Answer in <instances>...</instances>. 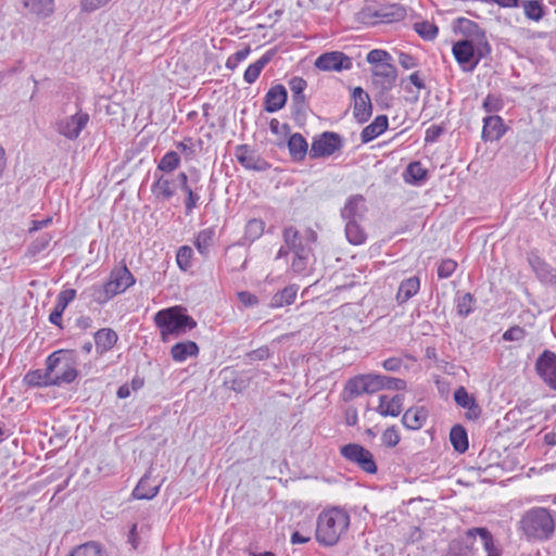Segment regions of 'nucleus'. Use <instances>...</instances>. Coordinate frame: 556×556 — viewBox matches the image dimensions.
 Instances as JSON below:
<instances>
[{
  "label": "nucleus",
  "mask_w": 556,
  "mask_h": 556,
  "mask_svg": "<svg viewBox=\"0 0 556 556\" xmlns=\"http://www.w3.org/2000/svg\"><path fill=\"white\" fill-rule=\"evenodd\" d=\"M556 529V511L535 506L526 510L518 521V531L528 542L551 540Z\"/></svg>",
  "instance_id": "f257e3e1"
},
{
  "label": "nucleus",
  "mask_w": 556,
  "mask_h": 556,
  "mask_svg": "<svg viewBox=\"0 0 556 556\" xmlns=\"http://www.w3.org/2000/svg\"><path fill=\"white\" fill-rule=\"evenodd\" d=\"M350 526V515L342 508L324 510L317 518L316 540L324 546H333Z\"/></svg>",
  "instance_id": "f03ea898"
},
{
  "label": "nucleus",
  "mask_w": 556,
  "mask_h": 556,
  "mask_svg": "<svg viewBox=\"0 0 556 556\" xmlns=\"http://www.w3.org/2000/svg\"><path fill=\"white\" fill-rule=\"evenodd\" d=\"M155 326L160 329L161 339L167 342L170 337H179L197 327L194 318L181 306H173L159 311L154 315Z\"/></svg>",
  "instance_id": "7ed1b4c3"
},
{
  "label": "nucleus",
  "mask_w": 556,
  "mask_h": 556,
  "mask_svg": "<svg viewBox=\"0 0 556 556\" xmlns=\"http://www.w3.org/2000/svg\"><path fill=\"white\" fill-rule=\"evenodd\" d=\"M344 147V138L334 131H324L313 137L309 149L312 160L325 159L340 152Z\"/></svg>",
  "instance_id": "20e7f679"
},
{
  "label": "nucleus",
  "mask_w": 556,
  "mask_h": 556,
  "mask_svg": "<svg viewBox=\"0 0 556 556\" xmlns=\"http://www.w3.org/2000/svg\"><path fill=\"white\" fill-rule=\"evenodd\" d=\"M288 86L291 90V114L296 123H304L307 118L309 104L305 90L307 81L300 76H293L289 79Z\"/></svg>",
  "instance_id": "39448f33"
},
{
  "label": "nucleus",
  "mask_w": 556,
  "mask_h": 556,
  "mask_svg": "<svg viewBox=\"0 0 556 556\" xmlns=\"http://www.w3.org/2000/svg\"><path fill=\"white\" fill-rule=\"evenodd\" d=\"M340 454L345 460L354 464L362 471L368 475H375L378 471V466L372 453L358 443H348L342 445L340 447Z\"/></svg>",
  "instance_id": "423d86ee"
},
{
  "label": "nucleus",
  "mask_w": 556,
  "mask_h": 556,
  "mask_svg": "<svg viewBox=\"0 0 556 556\" xmlns=\"http://www.w3.org/2000/svg\"><path fill=\"white\" fill-rule=\"evenodd\" d=\"M56 352L62 354L56 355L59 357V364L56 365L55 371L51 375V384L62 386L64 383H71L78 376L76 369L77 353L75 350H58Z\"/></svg>",
  "instance_id": "0eeeda50"
},
{
  "label": "nucleus",
  "mask_w": 556,
  "mask_h": 556,
  "mask_svg": "<svg viewBox=\"0 0 556 556\" xmlns=\"http://www.w3.org/2000/svg\"><path fill=\"white\" fill-rule=\"evenodd\" d=\"M62 353L53 352L46 359V370L41 369L29 370L23 378V382L33 388L40 387H50L51 384V375L56 369V365L59 364V357L56 355H61Z\"/></svg>",
  "instance_id": "6e6552de"
},
{
  "label": "nucleus",
  "mask_w": 556,
  "mask_h": 556,
  "mask_svg": "<svg viewBox=\"0 0 556 556\" xmlns=\"http://www.w3.org/2000/svg\"><path fill=\"white\" fill-rule=\"evenodd\" d=\"M235 156L238 163L248 170L265 172L271 167L270 163L245 143L236 147Z\"/></svg>",
  "instance_id": "1a4fd4ad"
},
{
  "label": "nucleus",
  "mask_w": 556,
  "mask_h": 556,
  "mask_svg": "<svg viewBox=\"0 0 556 556\" xmlns=\"http://www.w3.org/2000/svg\"><path fill=\"white\" fill-rule=\"evenodd\" d=\"M314 65L324 72H342L351 70L353 62L350 56L341 51H330L320 54Z\"/></svg>",
  "instance_id": "9d476101"
},
{
  "label": "nucleus",
  "mask_w": 556,
  "mask_h": 556,
  "mask_svg": "<svg viewBox=\"0 0 556 556\" xmlns=\"http://www.w3.org/2000/svg\"><path fill=\"white\" fill-rule=\"evenodd\" d=\"M88 122L89 114L80 110L71 116L60 119L56 123V131L70 140H75L79 137Z\"/></svg>",
  "instance_id": "9b49d317"
},
{
  "label": "nucleus",
  "mask_w": 556,
  "mask_h": 556,
  "mask_svg": "<svg viewBox=\"0 0 556 556\" xmlns=\"http://www.w3.org/2000/svg\"><path fill=\"white\" fill-rule=\"evenodd\" d=\"M535 370L551 389L556 390V353L544 350L535 361Z\"/></svg>",
  "instance_id": "f8f14e48"
},
{
  "label": "nucleus",
  "mask_w": 556,
  "mask_h": 556,
  "mask_svg": "<svg viewBox=\"0 0 556 556\" xmlns=\"http://www.w3.org/2000/svg\"><path fill=\"white\" fill-rule=\"evenodd\" d=\"M527 261L536 278L544 285L556 286V269L553 268L539 252L533 250L527 253Z\"/></svg>",
  "instance_id": "ddd939ff"
},
{
  "label": "nucleus",
  "mask_w": 556,
  "mask_h": 556,
  "mask_svg": "<svg viewBox=\"0 0 556 556\" xmlns=\"http://www.w3.org/2000/svg\"><path fill=\"white\" fill-rule=\"evenodd\" d=\"M136 279L126 265L119 268H115L111 271L110 279L105 282V286L111 292V295L125 292L129 287L135 285Z\"/></svg>",
  "instance_id": "4468645a"
},
{
  "label": "nucleus",
  "mask_w": 556,
  "mask_h": 556,
  "mask_svg": "<svg viewBox=\"0 0 556 556\" xmlns=\"http://www.w3.org/2000/svg\"><path fill=\"white\" fill-rule=\"evenodd\" d=\"M372 84L379 88L381 92H389L395 85L397 71L391 62H386L378 64L377 68H372Z\"/></svg>",
  "instance_id": "2eb2a0df"
},
{
  "label": "nucleus",
  "mask_w": 556,
  "mask_h": 556,
  "mask_svg": "<svg viewBox=\"0 0 556 556\" xmlns=\"http://www.w3.org/2000/svg\"><path fill=\"white\" fill-rule=\"evenodd\" d=\"M475 532L472 528L466 530L463 535L453 539L443 556H473Z\"/></svg>",
  "instance_id": "dca6fc26"
},
{
  "label": "nucleus",
  "mask_w": 556,
  "mask_h": 556,
  "mask_svg": "<svg viewBox=\"0 0 556 556\" xmlns=\"http://www.w3.org/2000/svg\"><path fill=\"white\" fill-rule=\"evenodd\" d=\"M354 99L353 116L359 124L366 123L372 114V104L367 92L362 87H355L352 92Z\"/></svg>",
  "instance_id": "f3484780"
},
{
  "label": "nucleus",
  "mask_w": 556,
  "mask_h": 556,
  "mask_svg": "<svg viewBox=\"0 0 556 556\" xmlns=\"http://www.w3.org/2000/svg\"><path fill=\"white\" fill-rule=\"evenodd\" d=\"M507 130L508 127L505 125L504 119L500 115H489L483 118L481 139L484 142L498 141L504 137Z\"/></svg>",
  "instance_id": "a211bd4d"
},
{
  "label": "nucleus",
  "mask_w": 556,
  "mask_h": 556,
  "mask_svg": "<svg viewBox=\"0 0 556 556\" xmlns=\"http://www.w3.org/2000/svg\"><path fill=\"white\" fill-rule=\"evenodd\" d=\"M361 14L364 15V17L369 16L379 18L383 23H393L404 20L406 16V10L403 5L394 3L383 5L374 12H371L369 8H366L361 12Z\"/></svg>",
  "instance_id": "6ab92c4d"
},
{
  "label": "nucleus",
  "mask_w": 556,
  "mask_h": 556,
  "mask_svg": "<svg viewBox=\"0 0 556 556\" xmlns=\"http://www.w3.org/2000/svg\"><path fill=\"white\" fill-rule=\"evenodd\" d=\"M367 213L366 200L362 194H353L348 198L341 208V218L349 220H364Z\"/></svg>",
  "instance_id": "aec40b11"
},
{
  "label": "nucleus",
  "mask_w": 556,
  "mask_h": 556,
  "mask_svg": "<svg viewBox=\"0 0 556 556\" xmlns=\"http://www.w3.org/2000/svg\"><path fill=\"white\" fill-rule=\"evenodd\" d=\"M288 101L287 88L281 84L271 86L264 97V111L275 113L285 108Z\"/></svg>",
  "instance_id": "412c9836"
},
{
  "label": "nucleus",
  "mask_w": 556,
  "mask_h": 556,
  "mask_svg": "<svg viewBox=\"0 0 556 556\" xmlns=\"http://www.w3.org/2000/svg\"><path fill=\"white\" fill-rule=\"evenodd\" d=\"M363 393H372L369 374L350 378L343 390V400L349 402Z\"/></svg>",
  "instance_id": "4be33fe9"
},
{
  "label": "nucleus",
  "mask_w": 556,
  "mask_h": 556,
  "mask_svg": "<svg viewBox=\"0 0 556 556\" xmlns=\"http://www.w3.org/2000/svg\"><path fill=\"white\" fill-rule=\"evenodd\" d=\"M286 146L289 150L291 160L296 163L304 161L307 152L309 153L308 143L300 132H294L288 136ZM277 147L283 148L285 142H277Z\"/></svg>",
  "instance_id": "5701e85b"
},
{
  "label": "nucleus",
  "mask_w": 556,
  "mask_h": 556,
  "mask_svg": "<svg viewBox=\"0 0 556 556\" xmlns=\"http://www.w3.org/2000/svg\"><path fill=\"white\" fill-rule=\"evenodd\" d=\"M452 52L462 70L470 72L469 67L475 62L473 41L469 39L456 41L453 43Z\"/></svg>",
  "instance_id": "b1692460"
},
{
  "label": "nucleus",
  "mask_w": 556,
  "mask_h": 556,
  "mask_svg": "<svg viewBox=\"0 0 556 556\" xmlns=\"http://www.w3.org/2000/svg\"><path fill=\"white\" fill-rule=\"evenodd\" d=\"M372 393L380 390H396L403 391L406 389L407 383L404 379L389 377L378 374H369Z\"/></svg>",
  "instance_id": "393cba45"
},
{
  "label": "nucleus",
  "mask_w": 556,
  "mask_h": 556,
  "mask_svg": "<svg viewBox=\"0 0 556 556\" xmlns=\"http://www.w3.org/2000/svg\"><path fill=\"white\" fill-rule=\"evenodd\" d=\"M428 418V410L424 406L409 407L402 416V424L409 430H419Z\"/></svg>",
  "instance_id": "a878e982"
},
{
  "label": "nucleus",
  "mask_w": 556,
  "mask_h": 556,
  "mask_svg": "<svg viewBox=\"0 0 556 556\" xmlns=\"http://www.w3.org/2000/svg\"><path fill=\"white\" fill-rule=\"evenodd\" d=\"M403 401V394H395L391 399L382 394L379 396V406L377 407V412L383 417H397L402 413Z\"/></svg>",
  "instance_id": "bb28decb"
},
{
  "label": "nucleus",
  "mask_w": 556,
  "mask_h": 556,
  "mask_svg": "<svg viewBox=\"0 0 556 556\" xmlns=\"http://www.w3.org/2000/svg\"><path fill=\"white\" fill-rule=\"evenodd\" d=\"M160 488L161 483L152 482L151 476L148 472L139 480L131 495L137 500H152L157 495Z\"/></svg>",
  "instance_id": "cd10ccee"
},
{
  "label": "nucleus",
  "mask_w": 556,
  "mask_h": 556,
  "mask_svg": "<svg viewBox=\"0 0 556 556\" xmlns=\"http://www.w3.org/2000/svg\"><path fill=\"white\" fill-rule=\"evenodd\" d=\"M97 353L102 355L116 344L118 336L112 328H101L93 333Z\"/></svg>",
  "instance_id": "c85d7f7f"
},
{
  "label": "nucleus",
  "mask_w": 556,
  "mask_h": 556,
  "mask_svg": "<svg viewBox=\"0 0 556 556\" xmlns=\"http://www.w3.org/2000/svg\"><path fill=\"white\" fill-rule=\"evenodd\" d=\"M429 177V172L425 168L420 161L410 162L403 173V179L412 186L424 185Z\"/></svg>",
  "instance_id": "c756f323"
},
{
  "label": "nucleus",
  "mask_w": 556,
  "mask_h": 556,
  "mask_svg": "<svg viewBox=\"0 0 556 556\" xmlns=\"http://www.w3.org/2000/svg\"><path fill=\"white\" fill-rule=\"evenodd\" d=\"M389 127V118L387 115H378L367 125L361 132L362 143H368L383 134Z\"/></svg>",
  "instance_id": "7c9ffc66"
},
{
  "label": "nucleus",
  "mask_w": 556,
  "mask_h": 556,
  "mask_svg": "<svg viewBox=\"0 0 556 556\" xmlns=\"http://www.w3.org/2000/svg\"><path fill=\"white\" fill-rule=\"evenodd\" d=\"M199 353V345L191 340L177 342L170 349V356L177 363H182L188 357H197Z\"/></svg>",
  "instance_id": "2f4dec72"
},
{
  "label": "nucleus",
  "mask_w": 556,
  "mask_h": 556,
  "mask_svg": "<svg viewBox=\"0 0 556 556\" xmlns=\"http://www.w3.org/2000/svg\"><path fill=\"white\" fill-rule=\"evenodd\" d=\"M276 49L267 50L257 61L250 64L243 74V79L248 84H253L260 77L263 68L273 60Z\"/></svg>",
  "instance_id": "473e14b6"
},
{
  "label": "nucleus",
  "mask_w": 556,
  "mask_h": 556,
  "mask_svg": "<svg viewBox=\"0 0 556 556\" xmlns=\"http://www.w3.org/2000/svg\"><path fill=\"white\" fill-rule=\"evenodd\" d=\"M472 531L475 532V541L477 536L480 538L483 548L486 552V556H502V548L500 544L496 543L491 531L485 527H473Z\"/></svg>",
  "instance_id": "72a5a7b5"
},
{
  "label": "nucleus",
  "mask_w": 556,
  "mask_h": 556,
  "mask_svg": "<svg viewBox=\"0 0 556 556\" xmlns=\"http://www.w3.org/2000/svg\"><path fill=\"white\" fill-rule=\"evenodd\" d=\"M420 289V279L418 276L406 278L400 282L395 299L399 304H404L410 300Z\"/></svg>",
  "instance_id": "f704fd0d"
},
{
  "label": "nucleus",
  "mask_w": 556,
  "mask_h": 556,
  "mask_svg": "<svg viewBox=\"0 0 556 556\" xmlns=\"http://www.w3.org/2000/svg\"><path fill=\"white\" fill-rule=\"evenodd\" d=\"M454 31L459 33L469 40H476L483 37L485 31L473 21L466 17H458L454 22Z\"/></svg>",
  "instance_id": "c9c22d12"
},
{
  "label": "nucleus",
  "mask_w": 556,
  "mask_h": 556,
  "mask_svg": "<svg viewBox=\"0 0 556 556\" xmlns=\"http://www.w3.org/2000/svg\"><path fill=\"white\" fill-rule=\"evenodd\" d=\"M155 181L151 186V192L156 199L163 201L169 200L175 194V190L172 187L173 181L166 178L163 174L159 175L154 173Z\"/></svg>",
  "instance_id": "e433bc0d"
},
{
  "label": "nucleus",
  "mask_w": 556,
  "mask_h": 556,
  "mask_svg": "<svg viewBox=\"0 0 556 556\" xmlns=\"http://www.w3.org/2000/svg\"><path fill=\"white\" fill-rule=\"evenodd\" d=\"M450 442L457 453L463 454L468 450V433L463 425L456 424L451 428Z\"/></svg>",
  "instance_id": "4c0bfd02"
},
{
  "label": "nucleus",
  "mask_w": 556,
  "mask_h": 556,
  "mask_svg": "<svg viewBox=\"0 0 556 556\" xmlns=\"http://www.w3.org/2000/svg\"><path fill=\"white\" fill-rule=\"evenodd\" d=\"M298 291L299 287L296 285H289L285 287L282 290H279L273 295L270 300V306L273 308H278L291 305L296 298Z\"/></svg>",
  "instance_id": "58836bf2"
},
{
  "label": "nucleus",
  "mask_w": 556,
  "mask_h": 556,
  "mask_svg": "<svg viewBox=\"0 0 556 556\" xmlns=\"http://www.w3.org/2000/svg\"><path fill=\"white\" fill-rule=\"evenodd\" d=\"M362 220L345 222V237L353 245H361L366 242L367 233L364 227L361 226Z\"/></svg>",
  "instance_id": "ea45409f"
},
{
  "label": "nucleus",
  "mask_w": 556,
  "mask_h": 556,
  "mask_svg": "<svg viewBox=\"0 0 556 556\" xmlns=\"http://www.w3.org/2000/svg\"><path fill=\"white\" fill-rule=\"evenodd\" d=\"M214 237L215 229L213 227L202 229L201 231L198 232L194 239V247L203 257L208 256L210 248L213 244Z\"/></svg>",
  "instance_id": "a19ab883"
},
{
  "label": "nucleus",
  "mask_w": 556,
  "mask_h": 556,
  "mask_svg": "<svg viewBox=\"0 0 556 556\" xmlns=\"http://www.w3.org/2000/svg\"><path fill=\"white\" fill-rule=\"evenodd\" d=\"M285 245L288 250L295 254H299L300 249H309L302 242L301 235L293 226L286 227L282 232Z\"/></svg>",
  "instance_id": "79ce46f5"
},
{
  "label": "nucleus",
  "mask_w": 556,
  "mask_h": 556,
  "mask_svg": "<svg viewBox=\"0 0 556 556\" xmlns=\"http://www.w3.org/2000/svg\"><path fill=\"white\" fill-rule=\"evenodd\" d=\"M473 50H475V62H472L471 66L469 67V71H473L478 63L488 58L491 52L492 48L486 39L485 34L483 37H479L476 40H473Z\"/></svg>",
  "instance_id": "37998d69"
},
{
  "label": "nucleus",
  "mask_w": 556,
  "mask_h": 556,
  "mask_svg": "<svg viewBox=\"0 0 556 556\" xmlns=\"http://www.w3.org/2000/svg\"><path fill=\"white\" fill-rule=\"evenodd\" d=\"M456 309L457 315L462 318L468 317L473 312V305L476 303V298L470 293L456 294Z\"/></svg>",
  "instance_id": "c03bdc74"
},
{
  "label": "nucleus",
  "mask_w": 556,
  "mask_h": 556,
  "mask_svg": "<svg viewBox=\"0 0 556 556\" xmlns=\"http://www.w3.org/2000/svg\"><path fill=\"white\" fill-rule=\"evenodd\" d=\"M522 3L525 15L532 21L539 22L545 15V7L541 0H523Z\"/></svg>",
  "instance_id": "a18cd8bd"
},
{
  "label": "nucleus",
  "mask_w": 556,
  "mask_h": 556,
  "mask_svg": "<svg viewBox=\"0 0 556 556\" xmlns=\"http://www.w3.org/2000/svg\"><path fill=\"white\" fill-rule=\"evenodd\" d=\"M67 556H104V551L99 542L89 541L75 547Z\"/></svg>",
  "instance_id": "49530a36"
},
{
  "label": "nucleus",
  "mask_w": 556,
  "mask_h": 556,
  "mask_svg": "<svg viewBox=\"0 0 556 556\" xmlns=\"http://www.w3.org/2000/svg\"><path fill=\"white\" fill-rule=\"evenodd\" d=\"M265 228V223L262 219L252 218L245 225L244 237L243 240L250 243L254 242L258 239Z\"/></svg>",
  "instance_id": "de8ad7c7"
},
{
  "label": "nucleus",
  "mask_w": 556,
  "mask_h": 556,
  "mask_svg": "<svg viewBox=\"0 0 556 556\" xmlns=\"http://www.w3.org/2000/svg\"><path fill=\"white\" fill-rule=\"evenodd\" d=\"M23 3L37 15L48 16L53 12V0H23Z\"/></svg>",
  "instance_id": "09e8293b"
},
{
  "label": "nucleus",
  "mask_w": 556,
  "mask_h": 556,
  "mask_svg": "<svg viewBox=\"0 0 556 556\" xmlns=\"http://www.w3.org/2000/svg\"><path fill=\"white\" fill-rule=\"evenodd\" d=\"M180 164V156L175 151L166 152L157 164V170L163 173H172Z\"/></svg>",
  "instance_id": "8fccbe9b"
},
{
  "label": "nucleus",
  "mask_w": 556,
  "mask_h": 556,
  "mask_svg": "<svg viewBox=\"0 0 556 556\" xmlns=\"http://www.w3.org/2000/svg\"><path fill=\"white\" fill-rule=\"evenodd\" d=\"M414 29L425 40H433L439 33V27L428 21L415 23Z\"/></svg>",
  "instance_id": "3c124183"
},
{
  "label": "nucleus",
  "mask_w": 556,
  "mask_h": 556,
  "mask_svg": "<svg viewBox=\"0 0 556 556\" xmlns=\"http://www.w3.org/2000/svg\"><path fill=\"white\" fill-rule=\"evenodd\" d=\"M202 189V186H189L188 189H182L186 193L187 199L185 201V214L190 215L193 210L198 206L200 194L199 190Z\"/></svg>",
  "instance_id": "603ef678"
},
{
  "label": "nucleus",
  "mask_w": 556,
  "mask_h": 556,
  "mask_svg": "<svg viewBox=\"0 0 556 556\" xmlns=\"http://www.w3.org/2000/svg\"><path fill=\"white\" fill-rule=\"evenodd\" d=\"M52 240V236L48 232L41 233L27 248V254L35 256L46 250Z\"/></svg>",
  "instance_id": "864d4df0"
},
{
  "label": "nucleus",
  "mask_w": 556,
  "mask_h": 556,
  "mask_svg": "<svg viewBox=\"0 0 556 556\" xmlns=\"http://www.w3.org/2000/svg\"><path fill=\"white\" fill-rule=\"evenodd\" d=\"M193 250L189 245H182L177 250L176 262L178 267L186 271L191 267Z\"/></svg>",
  "instance_id": "5fc2aeb1"
},
{
  "label": "nucleus",
  "mask_w": 556,
  "mask_h": 556,
  "mask_svg": "<svg viewBox=\"0 0 556 556\" xmlns=\"http://www.w3.org/2000/svg\"><path fill=\"white\" fill-rule=\"evenodd\" d=\"M366 61L369 64L374 65V68H377L378 64H383L386 62H391L392 61V56L386 50L374 49V50H370L368 52V54L366 56Z\"/></svg>",
  "instance_id": "6e6d98bb"
},
{
  "label": "nucleus",
  "mask_w": 556,
  "mask_h": 556,
  "mask_svg": "<svg viewBox=\"0 0 556 556\" xmlns=\"http://www.w3.org/2000/svg\"><path fill=\"white\" fill-rule=\"evenodd\" d=\"M504 108L503 99L498 96L489 93L483 102H482V109L486 113H497L502 111Z\"/></svg>",
  "instance_id": "4d7b16f0"
},
{
  "label": "nucleus",
  "mask_w": 556,
  "mask_h": 556,
  "mask_svg": "<svg viewBox=\"0 0 556 556\" xmlns=\"http://www.w3.org/2000/svg\"><path fill=\"white\" fill-rule=\"evenodd\" d=\"M90 296L98 304H105L113 298V295H111V292H109V289L105 286V283L102 286H99V285L92 286L90 288Z\"/></svg>",
  "instance_id": "13d9d810"
},
{
  "label": "nucleus",
  "mask_w": 556,
  "mask_h": 556,
  "mask_svg": "<svg viewBox=\"0 0 556 556\" xmlns=\"http://www.w3.org/2000/svg\"><path fill=\"white\" fill-rule=\"evenodd\" d=\"M271 356V352L267 345H262L256 350H252L244 355L247 364H252L256 361L268 359Z\"/></svg>",
  "instance_id": "bf43d9fd"
},
{
  "label": "nucleus",
  "mask_w": 556,
  "mask_h": 556,
  "mask_svg": "<svg viewBox=\"0 0 556 556\" xmlns=\"http://www.w3.org/2000/svg\"><path fill=\"white\" fill-rule=\"evenodd\" d=\"M250 52H251L250 46H247L243 49L238 50L237 52H235L227 59L226 67L230 71H233L235 68H237L239 63H241L249 56Z\"/></svg>",
  "instance_id": "052dcab7"
},
{
  "label": "nucleus",
  "mask_w": 556,
  "mask_h": 556,
  "mask_svg": "<svg viewBox=\"0 0 556 556\" xmlns=\"http://www.w3.org/2000/svg\"><path fill=\"white\" fill-rule=\"evenodd\" d=\"M453 399L455 403L462 407L466 408L476 397L472 394H469L467 389L463 386L458 387L453 394Z\"/></svg>",
  "instance_id": "680f3d73"
},
{
  "label": "nucleus",
  "mask_w": 556,
  "mask_h": 556,
  "mask_svg": "<svg viewBox=\"0 0 556 556\" xmlns=\"http://www.w3.org/2000/svg\"><path fill=\"white\" fill-rule=\"evenodd\" d=\"M457 268V263L452 258L442 260L438 266V277L440 279L450 278Z\"/></svg>",
  "instance_id": "e2e57ef3"
},
{
  "label": "nucleus",
  "mask_w": 556,
  "mask_h": 556,
  "mask_svg": "<svg viewBox=\"0 0 556 556\" xmlns=\"http://www.w3.org/2000/svg\"><path fill=\"white\" fill-rule=\"evenodd\" d=\"M76 290L75 289H65L58 294L56 304L54 307L64 312L67 305L75 299Z\"/></svg>",
  "instance_id": "0e129e2a"
},
{
  "label": "nucleus",
  "mask_w": 556,
  "mask_h": 556,
  "mask_svg": "<svg viewBox=\"0 0 556 556\" xmlns=\"http://www.w3.org/2000/svg\"><path fill=\"white\" fill-rule=\"evenodd\" d=\"M401 440L400 433L395 426L387 428L382 433V442L388 447H394Z\"/></svg>",
  "instance_id": "69168bd1"
},
{
  "label": "nucleus",
  "mask_w": 556,
  "mask_h": 556,
  "mask_svg": "<svg viewBox=\"0 0 556 556\" xmlns=\"http://www.w3.org/2000/svg\"><path fill=\"white\" fill-rule=\"evenodd\" d=\"M311 252V249H300L299 254L294 255L292 261V268L296 273H301L305 270L307 266V257Z\"/></svg>",
  "instance_id": "338daca9"
},
{
  "label": "nucleus",
  "mask_w": 556,
  "mask_h": 556,
  "mask_svg": "<svg viewBox=\"0 0 556 556\" xmlns=\"http://www.w3.org/2000/svg\"><path fill=\"white\" fill-rule=\"evenodd\" d=\"M526 337V330L520 326H514L503 333L504 341H520Z\"/></svg>",
  "instance_id": "774afa93"
}]
</instances>
